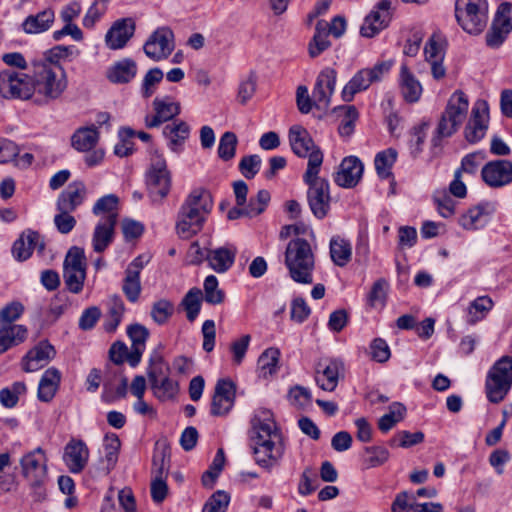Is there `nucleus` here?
<instances>
[{"label": "nucleus", "mask_w": 512, "mask_h": 512, "mask_svg": "<svg viewBox=\"0 0 512 512\" xmlns=\"http://www.w3.org/2000/svg\"><path fill=\"white\" fill-rule=\"evenodd\" d=\"M44 248L45 244L41 235L38 232L28 230L14 242L12 252L17 260L25 261L32 255L35 249L42 253Z\"/></svg>", "instance_id": "a878e982"}, {"label": "nucleus", "mask_w": 512, "mask_h": 512, "mask_svg": "<svg viewBox=\"0 0 512 512\" xmlns=\"http://www.w3.org/2000/svg\"><path fill=\"white\" fill-rule=\"evenodd\" d=\"M204 300L212 305L221 304L224 301L225 294L218 287V279L214 275H209L204 280Z\"/></svg>", "instance_id": "de8ad7c7"}, {"label": "nucleus", "mask_w": 512, "mask_h": 512, "mask_svg": "<svg viewBox=\"0 0 512 512\" xmlns=\"http://www.w3.org/2000/svg\"><path fill=\"white\" fill-rule=\"evenodd\" d=\"M250 423V439L255 461L261 467L270 469L284 454L283 435L272 412L267 409L257 410Z\"/></svg>", "instance_id": "f257e3e1"}, {"label": "nucleus", "mask_w": 512, "mask_h": 512, "mask_svg": "<svg viewBox=\"0 0 512 512\" xmlns=\"http://www.w3.org/2000/svg\"><path fill=\"white\" fill-rule=\"evenodd\" d=\"M28 330L23 325H4L0 328V354L19 345L27 338Z\"/></svg>", "instance_id": "f704fd0d"}, {"label": "nucleus", "mask_w": 512, "mask_h": 512, "mask_svg": "<svg viewBox=\"0 0 512 512\" xmlns=\"http://www.w3.org/2000/svg\"><path fill=\"white\" fill-rule=\"evenodd\" d=\"M61 373L55 367L48 368L42 375L37 391V397L42 402H50L60 385Z\"/></svg>", "instance_id": "2f4dec72"}, {"label": "nucleus", "mask_w": 512, "mask_h": 512, "mask_svg": "<svg viewBox=\"0 0 512 512\" xmlns=\"http://www.w3.org/2000/svg\"><path fill=\"white\" fill-rule=\"evenodd\" d=\"M137 74V65L130 58L115 62L107 69L106 77L113 84H126Z\"/></svg>", "instance_id": "7c9ffc66"}, {"label": "nucleus", "mask_w": 512, "mask_h": 512, "mask_svg": "<svg viewBox=\"0 0 512 512\" xmlns=\"http://www.w3.org/2000/svg\"><path fill=\"white\" fill-rule=\"evenodd\" d=\"M280 351L277 348H268L258 358L259 377L267 379L275 374L278 369Z\"/></svg>", "instance_id": "79ce46f5"}, {"label": "nucleus", "mask_w": 512, "mask_h": 512, "mask_svg": "<svg viewBox=\"0 0 512 512\" xmlns=\"http://www.w3.org/2000/svg\"><path fill=\"white\" fill-rule=\"evenodd\" d=\"M173 312L174 306L172 302L167 299H160L153 304L151 317L157 324L162 325L168 321Z\"/></svg>", "instance_id": "864d4df0"}, {"label": "nucleus", "mask_w": 512, "mask_h": 512, "mask_svg": "<svg viewBox=\"0 0 512 512\" xmlns=\"http://www.w3.org/2000/svg\"><path fill=\"white\" fill-rule=\"evenodd\" d=\"M428 125L423 123L413 129V137L410 141V153L413 158H417L423 151V144L426 138Z\"/></svg>", "instance_id": "0e129e2a"}, {"label": "nucleus", "mask_w": 512, "mask_h": 512, "mask_svg": "<svg viewBox=\"0 0 512 512\" xmlns=\"http://www.w3.org/2000/svg\"><path fill=\"white\" fill-rule=\"evenodd\" d=\"M169 366L164 361L162 356L155 355L150 359V365L148 368V379L150 384L157 383L158 380L168 376Z\"/></svg>", "instance_id": "6e6d98bb"}, {"label": "nucleus", "mask_w": 512, "mask_h": 512, "mask_svg": "<svg viewBox=\"0 0 512 512\" xmlns=\"http://www.w3.org/2000/svg\"><path fill=\"white\" fill-rule=\"evenodd\" d=\"M310 313L311 309L303 298L297 297L292 300L290 316L293 321L303 323Z\"/></svg>", "instance_id": "774afa93"}, {"label": "nucleus", "mask_w": 512, "mask_h": 512, "mask_svg": "<svg viewBox=\"0 0 512 512\" xmlns=\"http://www.w3.org/2000/svg\"><path fill=\"white\" fill-rule=\"evenodd\" d=\"M238 144L237 136L234 132L227 131L222 134L218 145V156L223 161H229L234 158Z\"/></svg>", "instance_id": "09e8293b"}, {"label": "nucleus", "mask_w": 512, "mask_h": 512, "mask_svg": "<svg viewBox=\"0 0 512 512\" xmlns=\"http://www.w3.org/2000/svg\"><path fill=\"white\" fill-rule=\"evenodd\" d=\"M122 291L126 298L132 303L139 299L141 293V283L140 276L136 275V272H125Z\"/></svg>", "instance_id": "8fccbe9b"}, {"label": "nucleus", "mask_w": 512, "mask_h": 512, "mask_svg": "<svg viewBox=\"0 0 512 512\" xmlns=\"http://www.w3.org/2000/svg\"><path fill=\"white\" fill-rule=\"evenodd\" d=\"M163 79V72L159 68L150 69L142 83V96L149 98L154 93V86Z\"/></svg>", "instance_id": "338daca9"}, {"label": "nucleus", "mask_w": 512, "mask_h": 512, "mask_svg": "<svg viewBox=\"0 0 512 512\" xmlns=\"http://www.w3.org/2000/svg\"><path fill=\"white\" fill-rule=\"evenodd\" d=\"M455 17L465 32L478 35L487 25L488 3L486 0H456Z\"/></svg>", "instance_id": "0eeeda50"}, {"label": "nucleus", "mask_w": 512, "mask_h": 512, "mask_svg": "<svg viewBox=\"0 0 512 512\" xmlns=\"http://www.w3.org/2000/svg\"><path fill=\"white\" fill-rule=\"evenodd\" d=\"M55 14L52 9H45L35 15H29L22 23L27 34H38L47 31L54 22Z\"/></svg>", "instance_id": "72a5a7b5"}, {"label": "nucleus", "mask_w": 512, "mask_h": 512, "mask_svg": "<svg viewBox=\"0 0 512 512\" xmlns=\"http://www.w3.org/2000/svg\"><path fill=\"white\" fill-rule=\"evenodd\" d=\"M135 31V24L132 19L117 20L105 35V43L112 50L123 48Z\"/></svg>", "instance_id": "393cba45"}, {"label": "nucleus", "mask_w": 512, "mask_h": 512, "mask_svg": "<svg viewBox=\"0 0 512 512\" xmlns=\"http://www.w3.org/2000/svg\"><path fill=\"white\" fill-rule=\"evenodd\" d=\"M391 4L392 0H380L375 9L365 17L360 28L363 37L372 38L388 26L391 20L389 12Z\"/></svg>", "instance_id": "2eb2a0df"}, {"label": "nucleus", "mask_w": 512, "mask_h": 512, "mask_svg": "<svg viewBox=\"0 0 512 512\" xmlns=\"http://www.w3.org/2000/svg\"><path fill=\"white\" fill-rule=\"evenodd\" d=\"M337 73L332 68L320 72L313 89V101L317 108L325 109L330 105V99L335 90Z\"/></svg>", "instance_id": "aec40b11"}, {"label": "nucleus", "mask_w": 512, "mask_h": 512, "mask_svg": "<svg viewBox=\"0 0 512 512\" xmlns=\"http://www.w3.org/2000/svg\"><path fill=\"white\" fill-rule=\"evenodd\" d=\"M330 255L332 261L340 267L345 266L350 260L352 255V248L349 241L335 236L330 240Z\"/></svg>", "instance_id": "a19ab883"}, {"label": "nucleus", "mask_w": 512, "mask_h": 512, "mask_svg": "<svg viewBox=\"0 0 512 512\" xmlns=\"http://www.w3.org/2000/svg\"><path fill=\"white\" fill-rule=\"evenodd\" d=\"M344 365L340 359H323L316 366L315 380L318 386L325 391L332 392L338 384L341 374H343Z\"/></svg>", "instance_id": "dca6fc26"}, {"label": "nucleus", "mask_w": 512, "mask_h": 512, "mask_svg": "<svg viewBox=\"0 0 512 512\" xmlns=\"http://www.w3.org/2000/svg\"><path fill=\"white\" fill-rule=\"evenodd\" d=\"M99 132L95 126L81 127L71 137V144L74 149L80 152H88L97 145Z\"/></svg>", "instance_id": "c9c22d12"}, {"label": "nucleus", "mask_w": 512, "mask_h": 512, "mask_svg": "<svg viewBox=\"0 0 512 512\" xmlns=\"http://www.w3.org/2000/svg\"><path fill=\"white\" fill-rule=\"evenodd\" d=\"M154 115H146L145 125L147 128L159 127L164 122L172 120L180 114L181 108L178 102L173 101L170 97L155 98L153 100Z\"/></svg>", "instance_id": "412c9836"}, {"label": "nucleus", "mask_w": 512, "mask_h": 512, "mask_svg": "<svg viewBox=\"0 0 512 512\" xmlns=\"http://www.w3.org/2000/svg\"><path fill=\"white\" fill-rule=\"evenodd\" d=\"M89 449L84 441L72 438L64 447L63 461L73 474L81 473L89 460Z\"/></svg>", "instance_id": "6ab92c4d"}, {"label": "nucleus", "mask_w": 512, "mask_h": 512, "mask_svg": "<svg viewBox=\"0 0 512 512\" xmlns=\"http://www.w3.org/2000/svg\"><path fill=\"white\" fill-rule=\"evenodd\" d=\"M364 166L356 156L345 157L333 175L334 182L343 188L355 187L363 175Z\"/></svg>", "instance_id": "a211bd4d"}, {"label": "nucleus", "mask_w": 512, "mask_h": 512, "mask_svg": "<svg viewBox=\"0 0 512 512\" xmlns=\"http://www.w3.org/2000/svg\"><path fill=\"white\" fill-rule=\"evenodd\" d=\"M397 155V151L393 148H388L376 154L374 164L380 178L388 179L393 177L391 170L396 162Z\"/></svg>", "instance_id": "37998d69"}, {"label": "nucleus", "mask_w": 512, "mask_h": 512, "mask_svg": "<svg viewBox=\"0 0 512 512\" xmlns=\"http://www.w3.org/2000/svg\"><path fill=\"white\" fill-rule=\"evenodd\" d=\"M162 134L170 150L179 153L189 137L190 127L184 121H174L163 128Z\"/></svg>", "instance_id": "c85d7f7f"}, {"label": "nucleus", "mask_w": 512, "mask_h": 512, "mask_svg": "<svg viewBox=\"0 0 512 512\" xmlns=\"http://www.w3.org/2000/svg\"><path fill=\"white\" fill-rule=\"evenodd\" d=\"M33 79L23 72L5 70L0 73V94L7 99L27 100L34 94Z\"/></svg>", "instance_id": "9d476101"}, {"label": "nucleus", "mask_w": 512, "mask_h": 512, "mask_svg": "<svg viewBox=\"0 0 512 512\" xmlns=\"http://www.w3.org/2000/svg\"><path fill=\"white\" fill-rule=\"evenodd\" d=\"M230 496L223 490H218L206 501L202 512H226Z\"/></svg>", "instance_id": "603ef678"}, {"label": "nucleus", "mask_w": 512, "mask_h": 512, "mask_svg": "<svg viewBox=\"0 0 512 512\" xmlns=\"http://www.w3.org/2000/svg\"><path fill=\"white\" fill-rule=\"evenodd\" d=\"M212 208L213 200L209 191L202 188L192 190L179 209L177 234L183 239H188L199 233Z\"/></svg>", "instance_id": "f03ea898"}, {"label": "nucleus", "mask_w": 512, "mask_h": 512, "mask_svg": "<svg viewBox=\"0 0 512 512\" xmlns=\"http://www.w3.org/2000/svg\"><path fill=\"white\" fill-rule=\"evenodd\" d=\"M117 223L98 221L92 235V246L96 253L104 252L113 242Z\"/></svg>", "instance_id": "473e14b6"}, {"label": "nucleus", "mask_w": 512, "mask_h": 512, "mask_svg": "<svg viewBox=\"0 0 512 512\" xmlns=\"http://www.w3.org/2000/svg\"><path fill=\"white\" fill-rule=\"evenodd\" d=\"M289 143L292 151L301 158H308L307 166L310 164L312 157L316 154L320 155L321 164L323 163V153L317 147L308 133L301 125H293L289 129Z\"/></svg>", "instance_id": "ddd939ff"}, {"label": "nucleus", "mask_w": 512, "mask_h": 512, "mask_svg": "<svg viewBox=\"0 0 512 512\" xmlns=\"http://www.w3.org/2000/svg\"><path fill=\"white\" fill-rule=\"evenodd\" d=\"M64 270H85L86 258L84 250L79 247H72L69 249L63 264Z\"/></svg>", "instance_id": "5fc2aeb1"}, {"label": "nucleus", "mask_w": 512, "mask_h": 512, "mask_svg": "<svg viewBox=\"0 0 512 512\" xmlns=\"http://www.w3.org/2000/svg\"><path fill=\"white\" fill-rule=\"evenodd\" d=\"M328 36V23L324 20L318 21L315 27L314 36L308 46L309 55L312 58L319 56L330 47L331 43Z\"/></svg>", "instance_id": "58836bf2"}, {"label": "nucleus", "mask_w": 512, "mask_h": 512, "mask_svg": "<svg viewBox=\"0 0 512 512\" xmlns=\"http://www.w3.org/2000/svg\"><path fill=\"white\" fill-rule=\"evenodd\" d=\"M171 173L162 154L154 153L147 173V189L152 201H162L171 189Z\"/></svg>", "instance_id": "1a4fd4ad"}, {"label": "nucleus", "mask_w": 512, "mask_h": 512, "mask_svg": "<svg viewBox=\"0 0 512 512\" xmlns=\"http://www.w3.org/2000/svg\"><path fill=\"white\" fill-rule=\"evenodd\" d=\"M237 248L233 245H226L209 249L206 253V260L209 267L217 273H225L235 262Z\"/></svg>", "instance_id": "bb28decb"}, {"label": "nucleus", "mask_w": 512, "mask_h": 512, "mask_svg": "<svg viewBox=\"0 0 512 512\" xmlns=\"http://www.w3.org/2000/svg\"><path fill=\"white\" fill-rule=\"evenodd\" d=\"M445 38L440 33H433L424 47L425 60L431 66V73L434 79H442L446 75L443 65L445 57Z\"/></svg>", "instance_id": "4468645a"}, {"label": "nucleus", "mask_w": 512, "mask_h": 512, "mask_svg": "<svg viewBox=\"0 0 512 512\" xmlns=\"http://www.w3.org/2000/svg\"><path fill=\"white\" fill-rule=\"evenodd\" d=\"M257 87V77L250 73L248 78L242 80L238 87L237 100L240 104H246L255 94Z\"/></svg>", "instance_id": "bf43d9fd"}, {"label": "nucleus", "mask_w": 512, "mask_h": 512, "mask_svg": "<svg viewBox=\"0 0 512 512\" xmlns=\"http://www.w3.org/2000/svg\"><path fill=\"white\" fill-rule=\"evenodd\" d=\"M483 181L491 188H500L512 182V162L493 160L486 163L482 170Z\"/></svg>", "instance_id": "f3484780"}, {"label": "nucleus", "mask_w": 512, "mask_h": 512, "mask_svg": "<svg viewBox=\"0 0 512 512\" xmlns=\"http://www.w3.org/2000/svg\"><path fill=\"white\" fill-rule=\"evenodd\" d=\"M86 196V185L82 181H74L70 183L58 196L57 210L73 212L84 202Z\"/></svg>", "instance_id": "b1692460"}, {"label": "nucleus", "mask_w": 512, "mask_h": 512, "mask_svg": "<svg viewBox=\"0 0 512 512\" xmlns=\"http://www.w3.org/2000/svg\"><path fill=\"white\" fill-rule=\"evenodd\" d=\"M63 278L68 290L72 293L78 294L83 289L84 280L86 278L85 270H64Z\"/></svg>", "instance_id": "052dcab7"}, {"label": "nucleus", "mask_w": 512, "mask_h": 512, "mask_svg": "<svg viewBox=\"0 0 512 512\" xmlns=\"http://www.w3.org/2000/svg\"><path fill=\"white\" fill-rule=\"evenodd\" d=\"M364 452L365 462L370 468L381 466L389 459V451L382 446L366 447Z\"/></svg>", "instance_id": "4d7b16f0"}, {"label": "nucleus", "mask_w": 512, "mask_h": 512, "mask_svg": "<svg viewBox=\"0 0 512 512\" xmlns=\"http://www.w3.org/2000/svg\"><path fill=\"white\" fill-rule=\"evenodd\" d=\"M92 213L100 217L99 221L117 223L119 217V198L115 194H108L99 198L93 208Z\"/></svg>", "instance_id": "c756f323"}, {"label": "nucleus", "mask_w": 512, "mask_h": 512, "mask_svg": "<svg viewBox=\"0 0 512 512\" xmlns=\"http://www.w3.org/2000/svg\"><path fill=\"white\" fill-rule=\"evenodd\" d=\"M261 158L258 155H248L241 159L239 170L247 179H252L259 172Z\"/></svg>", "instance_id": "69168bd1"}, {"label": "nucleus", "mask_w": 512, "mask_h": 512, "mask_svg": "<svg viewBox=\"0 0 512 512\" xmlns=\"http://www.w3.org/2000/svg\"><path fill=\"white\" fill-rule=\"evenodd\" d=\"M510 32V30L500 26L493 20L492 25L485 36L487 46L494 49L499 48Z\"/></svg>", "instance_id": "13d9d810"}, {"label": "nucleus", "mask_w": 512, "mask_h": 512, "mask_svg": "<svg viewBox=\"0 0 512 512\" xmlns=\"http://www.w3.org/2000/svg\"><path fill=\"white\" fill-rule=\"evenodd\" d=\"M468 108L467 95L461 90H456L450 96L437 124L435 134L431 140L434 148L440 145L441 139L451 137L458 131L467 117Z\"/></svg>", "instance_id": "423d86ee"}, {"label": "nucleus", "mask_w": 512, "mask_h": 512, "mask_svg": "<svg viewBox=\"0 0 512 512\" xmlns=\"http://www.w3.org/2000/svg\"><path fill=\"white\" fill-rule=\"evenodd\" d=\"M284 262L293 281L300 284L313 283L315 257L307 240L297 237L289 241Z\"/></svg>", "instance_id": "20e7f679"}, {"label": "nucleus", "mask_w": 512, "mask_h": 512, "mask_svg": "<svg viewBox=\"0 0 512 512\" xmlns=\"http://www.w3.org/2000/svg\"><path fill=\"white\" fill-rule=\"evenodd\" d=\"M56 355L54 347L47 341H42L30 349L23 358V370L35 372L46 366Z\"/></svg>", "instance_id": "5701e85b"}, {"label": "nucleus", "mask_w": 512, "mask_h": 512, "mask_svg": "<svg viewBox=\"0 0 512 512\" xmlns=\"http://www.w3.org/2000/svg\"><path fill=\"white\" fill-rule=\"evenodd\" d=\"M373 83L367 69L359 70L342 90V99L345 102H351L354 96L369 88Z\"/></svg>", "instance_id": "4c0bfd02"}, {"label": "nucleus", "mask_w": 512, "mask_h": 512, "mask_svg": "<svg viewBox=\"0 0 512 512\" xmlns=\"http://www.w3.org/2000/svg\"><path fill=\"white\" fill-rule=\"evenodd\" d=\"M250 341L251 336L249 334H245L231 343L230 350L234 364L240 365L242 363L248 350Z\"/></svg>", "instance_id": "e2e57ef3"}, {"label": "nucleus", "mask_w": 512, "mask_h": 512, "mask_svg": "<svg viewBox=\"0 0 512 512\" xmlns=\"http://www.w3.org/2000/svg\"><path fill=\"white\" fill-rule=\"evenodd\" d=\"M321 168L320 155L312 157L304 175L303 181L308 186L307 200L311 212L318 219L326 217L330 210L329 182L319 177Z\"/></svg>", "instance_id": "39448f33"}, {"label": "nucleus", "mask_w": 512, "mask_h": 512, "mask_svg": "<svg viewBox=\"0 0 512 512\" xmlns=\"http://www.w3.org/2000/svg\"><path fill=\"white\" fill-rule=\"evenodd\" d=\"M388 284L384 279L377 280L369 293L368 301L372 307H383L386 300Z\"/></svg>", "instance_id": "680f3d73"}, {"label": "nucleus", "mask_w": 512, "mask_h": 512, "mask_svg": "<svg viewBox=\"0 0 512 512\" xmlns=\"http://www.w3.org/2000/svg\"><path fill=\"white\" fill-rule=\"evenodd\" d=\"M104 457L101 460V472L108 475L118 461L120 440L116 434L106 435L104 439Z\"/></svg>", "instance_id": "e433bc0d"}, {"label": "nucleus", "mask_w": 512, "mask_h": 512, "mask_svg": "<svg viewBox=\"0 0 512 512\" xmlns=\"http://www.w3.org/2000/svg\"><path fill=\"white\" fill-rule=\"evenodd\" d=\"M401 90L406 101L416 102L422 93V86L417 79L409 72L406 65L401 67Z\"/></svg>", "instance_id": "ea45409f"}, {"label": "nucleus", "mask_w": 512, "mask_h": 512, "mask_svg": "<svg viewBox=\"0 0 512 512\" xmlns=\"http://www.w3.org/2000/svg\"><path fill=\"white\" fill-rule=\"evenodd\" d=\"M147 57L159 61L167 58L174 49V34L169 27L157 28L143 46Z\"/></svg>", "instance_id": "f8f14e48"}, {"label": "nucleus", "mask_w": 512, "mask_h": 512, "mask_svg": "<svg viewBox=\"0 0 512 512\" xmlns=\"http://www.w3.org/2000/svg\"><path fill=\"white\" fill-rule=\"evenodd\" d=\"M23 477L31 488L40 489L47 480V457L42 448L38 447L27 452L20 459Z\"/></svg>", "instance_id": "9b49d317"}, {"label": "nucleus", "mask_w": 512, "mask_h": 512, "mask_svg": "<svg viewBox=\"0 0 512 512\" xmlns=\"http://www.w3.org/2000/svg\"><path fill=\"white\" fill-rule=\"evenodd\" d=\"M493 301L488 296H481L471 302L468 308L467 322L475 324L482 320L486 314L492 309Z\"/></svg>", "instance_id": "a18cd8bd"}, {"label": "nucleus", "mask_w": 512, "mask_h": 512, "mask_svg": "<svg viewBox=\"0 0 512 512\" xmlns=\"http://www.w3.org/2000/svg\"><path fill=\"white\" fill-rule=\"evenodd\" d=\"M406 408L399 402H394L389 407V412L384 414L378 421V428L386 433L404 418Z\"/></svg>", "instance_id": "49530a36"}, {"label": "nucleus", "mask_w": 512, "mask_h": 512, "mask_svg": "<svg viewBox=\"0 0 512 512\" xmlns=\"http://www.w3.org/2000/svg\"><path fill=\"white\" fill-rule=\"evenodd\" d=\"M512 387V357L502 356L490 368L485 383L486 395L490 402H501Z\"/></svg>", "instance_id": "6e6552de"}, {"label": "nucleus", "mask_w": 512, "mask_h": 512, "mask_svg": "<svg viewBox=\"0 0 512 512\" xmlns=\"http://www.w3.org/2000/svg\"><path fill=\"white\" fill-rule=\"evenodd\" d=\"M150 385L154 395L160 400L170 399L178 392V385L169 376Z\"/></svg>", "instance_id": "3c124183"}, {"label": "nucleus", "mask_w": 512, "mask_h": 512, "mask_svg": "<svg viewBox=\"0 0 512 512\" xmlns=\"http://www.w3.org/2000/svg\"><path fill=\"white\" fill-rule=\"evenodd\" d=\"M35 102L48 103L61 96L67 87L64 68L56 61L42 60L33 65Z\"/></svg>", "instance_id": "7ed1b4c3"}, {"label": "nucleus", "mask_w": 512, "mask_h": 512, "mask_svg": "<svg viewBox=\"0 0 512 512\" xmlns=\"http://www.w3.org/2000/svg\"><path fill=\"white\" fill-rule=\"evenodd\" d=\"M203 293L199 288L190 289L182 299L181 305L186 311L187 319L193 322L201 309Z\"/></svg>", "instance_id": "c03bdc74"}, {"label": "nucleus", "mask_w": 512, "mask_h": 512, "mask_svg": "<svg viewBox=\"0 0 512 512\" xmlns=\"http://www.w3.org/2000/svg\"><path fill=\"white\" fill-rule=\"evenodd\" d=\"M492 207L483 203L471 207L459 218V224L466 230H477L483 228L490 220Z\"/></svg>", "instance_id": "cd10ccee"}, {"label": "nucleus", "mask_w": 512, "mask_h": 512, "mask_svg": "<svg viewBox=\"0 0 512 512\" xmlns=\"http://www.w3.org/2000/svg\"><path fill=\"white\" fill-rule=\"evenodd\" d=\"M488 109L485 103L476 104L471 111L470 119L465 127V138L469 143L480 141L488 129Z\"/></svg>", "instance_id": "4be33fe9"}]
</instances>
